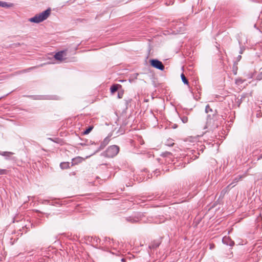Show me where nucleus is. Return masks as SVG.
<instances>
[{
  "label": "nucleus",
  "instance_id": "nucleus-18",
  "mask_svg": "<svg viewBox=\"0 0 262 262\" xmlns=\"http://www.w3.org/2000/svg\"><path fill=\"white\" fill-rule=\"evenodd\" d=\"M180 118L183 123H186L188 122V119L186 116H182L180 117Z\"/></svg>",
  "mask_w": 262,
  "mask_h": 262
},
{
  "label": "nucleus",
  "instance_id": "nucleus-6",
  "mask_svg": "<svg viewBox=\"0 0 262 262\" xmlns=\"http://www.w3.org/2000/svg\"><path fill=\"white\" fill-rule=\"evenodd\" d=\"M110 141V136L106 137L103 141L101 142L100 145L97 150V151L101 150L103 149L109 143Z\"/></svg>",
  "mask_w": 262,
  "mask_h": 262
},
{
  "label": "nucleus",
  "instance_id": "nucleus-26",
  "mask_svg": "<svg viewBox=\"0 0 262 262\" xmlns=\"http://www.w3.org/2000/svg\"><path fill=\"white\" fill-rule=\"evenodd\" d=\"M229 188H227V187L224 189L222 191H221V194H225V193L227 191V189H229Z\"/></svg>",
  "mask_w": 262,
  "mask_h": 262
},
{
  "label": "nucleus",
  "instance_id": "nucleus-7",
  "mask_svg": "<svg viewBox=\"0 0 262 262\" xmlns=\"http://www.w3.org/2000/svg\"><path fill=\"white\" fill-rule=\"evenodd\" d=\"M223 244L232 247L234 245V242L230 237L224 236L222 239Z\"/></svg>",
  "mask_w": 262,
  "mask_h": 262
},
{
  "label": "nucleus",
  "instance_id": "nucleus-32",
  "mask_svg": "<svg viewBox=\"0 0 262 262\" xmlns=\"http://www.w3.org/2000/svg\"><path fill=\"white\" fill-rule=\"evenodd\" d=\"M121 261H123V262H125V259L124 258H122L121 259Z\"/></svg>",
  "mask_w": 262,
  "mask_h": 262
},
{
  "label": "nucleus",
  "instance_id": "nucleus-9",
  "mask_svg": "<svg viewBox=\"0 0 262 262\" xmlns=\"http://www.w3.org/2000/svg\"><path fill=\"white\" fill-rule=\"evenodd\" d=\"M161 244V241L159 240L154 241L149 245L148 248L150 249H155L158 248Z\"/></svg>",
  "mask_w": 262,
  "mask_h": 262
},
{
  "label": "nucleus",
  "instance_id": "nucleus-34",
  "mask_svg": "<svg viewBox=\"0 0 262 262\" xmlns=\"http://www.w3.org/2000/svg\"><path fill=\"white\" fill-rule=\"evenodd\" d=\"M196 158H198V157L196 156H195L194 159H196Z\"/></svg>",
  "mask_w": 262,
  "mask_h": 262
},
{
  "label": "nucleus",
  "instance_id": "nucleus-27",
  "mask_svg": "<svg viewBox=\"0 0 262 262\" xmlns=\"http://www.w3.org/2000/svg\"><path fill=\"white\" fill-rule=\"evenodd\" d=\"M253 76V75L252 73H250V74H248V75H247L248 78L249 79L252 78Z\"/></svg>",
  "mask_w": 262,
  "mask_h": 262
},
{
  "label": "nucleus",
  "instance_id": "nucleus-20",
  "mask_svg": "<svg viewBox=\"0 0 262 262\" xmlns=\"http://www.w3.org/2000/svg\"><path fill=\"white\" fill-rule=\"evenodd\" d=\"M0 7H8L9 5L7 3L5 2L0 1Z\"/></svg>",
  "mask_w": 262,
  "mask_h": 262
},
{
  "label": "nucleus",
  "instance_id": "nucleus-15",
  "mask_svg": "<svg viewBox=\"0 0 262 262\" xmlns=\"http://www.w3.org/2000/svg\"><path fill=\"white\" fill-rule=\"evenodd\" d=\"M60 167L62 169H66L69 168L70 167V163L68 162H61L60 164Z\"/></svg>",
  "mask_w": 262,
  "mask_h": 262
},
{
  "label": "nucleus",
  "instance_id": "nucleus-10",
  "mask_svg": "<svg viewBox=\"0 0 262 262\" xmlns=\"http://www.w3.org/2000/svg\"><path fill=\"white\" fill-rule=\"evenodd\" d=\"M83 160V159L80 157H77L75 158H73L72 160V166L77 165Z\"/></svg>",
  "mask_w": 262,
  "mask_h": 262
},
{
  "label": "nucleus",
  "instance_id": "nucleus-11",
  "mask_svg": "<svg viewBox=\"0 0 262 262\" xmlns=\"http://www.w3.org/2000/svg\"><path fill=\"white\" fill-rule=\"evenodd\" d=\"M243 176H238L234 178L233 180V181L231 183H230L228 186H227V188H229L230 186L233 185L232 187H234L235 186L236 184L242 179Z\"/></svg>",
  "mask_w": 262,
  "mask_h": 262
},
{
  "label": "nucleus",
  "instance_id": "nucleus-25",
  "mask_svg": "<svg viewBox=\"0 0 262 262\" xmlns=\"http://www.w3.org/2000/svg\"><path fill=\"white\" fill-rule=\"evenodd\" d=\"M261 79H262V71L257 76V80H260Z\"/></svg>",
  "mask_w": 262,
  "mask_h": 262
},
{
  "label": "nucleus",
  "instance_id": "nucleus-29",
  "mask_svg": "<svg viewBox=\"0 0 262 262\" xmlns=\"http://www.w3.org/2000/svg\"><path fill=\"white\" fill-rule=\"evenodd\" d=\"M242 58V56L241 55H238L237 57V59L238 60H239Z\"/></svg>",
  "mask_w": 262,
  "mask_h": 262
},
{
  "label": "nucleus",
  "instance_id": "nucleus-28",
  "mask_svg": "<svg viewBox=\"0 0 262 262\" xmlns=\"http://www.w3.org/2000/svg\"><path fill=\"white\" fill-rule=\"evenodd\" d=\"M122 96H123V93L118 92V98H121L122 97Z\"/></svg>",
  "mask_w": 262,
  "mask_h": 262
},
{
  "label": "nucleus",
  "instance_id": "nucleus-4",
  "mask_svg": "<svg viewBox=\"0 0 262 262\" xmlns=\"http://www.w3.org/2000/svg\"><path fill=\"white\" fill-rule=\"evenodd\" d=\"M150 65L157 69H159L160 70L163 71L164 69V66L162 62L160 61H159L158 59H153L150 60Z\"/></svg>",
  "mask_w": 262,
  "mask_h": 262
},
{
  "label": "nucleus",
  "instance_id": "nucleus-17",
  "mask_svg": "<svg viewBox=\"0 0 262 262\" xmlns=\"http://www.w3.org/2000/svg\"><path fill=\"white\" fill-rule=\"evenodd\" d=\"M41 66H42V64H41L40 65H39V66H37L32 67L29 68L24 70L23 72H29V71H30L31 70H32L33 69H36L37 68H38V67H41Z\"/></svg>",
  "mask_w": 262,
  "mask_h": 262
},
{
  "label": "nucleus",
  "instance_id": "nucleus-13",
  "mask_svg": "<svg viewBox=\"0 0 262 262\" xmlns=\"http://www.w3.org/2000/svg\"><path fill=\"white\" fill-rule=\"evenodd\" d=\"M125 220L131 223H135L138 222L139 219L138 217L135 216H128L125 218Z\"/></svg>",
  "mask_w": 262,
  "mask_h": 262
},
{
  "label": "nucleus",
  "instance_id": "nucleus-2",
  "mask_svg": "<svg viewBox=\"0 0 262 262\" xmlns=\"http://www.w3.org/2000/svg\"><path fill=\"white\" fill-rule=\"evenodd\" d=\"M51 13V9L48 8L41 13L36 14L34 17L30 18L29 21L32 23H39L46 20Z\"/></svg>",
  "mask_w": 262,
  "mask_h": 262
},
{
  "label": "nucleus",
  "instance_id": "nucleus-30",
  "mask_svg": "<svg viewBox=\"0 0 262 262\" xmlns=\"http://www.w3.org/2000/svg\"><path fill=\"white\" fill-rule=\"evenodd\" d=\"M260 159H262V154L258 158L257 160H260Z\"/></svg>",
  "mask_w": 262,
  "mask_h": 262
},
{
  "label": "nucleus",
  "instance_id": "nucleus-19",
  "mask_svg": "<svg viewBox=\"0 0 262 262\" xmlns=\"http://www.w3.org/2000/svg\"><path fill=\"white\" fill-rule=\"evenodd\" d=\"M93 128V126H89L87 129H86L84 131L83 134L84 135H87L90 133V132L92 130Z\"/></svg>",
  "mask_w": 262,
  "mask_h": 262
},
{
  "label": "nucleus",
  "instance_id": "nucleus-23",
  "mask_svg": "<svg viewBox=\"0 0 262 262\" xmlns=\"http://www.w3.org/2000/svg\"><path fill=\"white\" fill-rule=\"evenodd\" d=\"M205 112L206 113H208L210 112H212L213 111L212 108H210L209 105H207L205 108Z\"/></svg>",
  "mask_w": 262,
  "mask_h": 262
},
{
  "label": "nucleus",
  "instance_id": "nucleus-22",
  "mask_svg": "<svg viewBox=\"0 0 262 262\" xmlns=\"http://www.w3.org/2000/svg\"><path fill=\"white\" fill-rule=\"evenodd\" d=\"M8 173V170L4 169H0V175L7 174Z\"/></svg>",
  "mask_w": 262,
  "mask_h": 262
},
{
  "label": "nucleus",
  "instance_id": "nucleus-31",
  "mask_svg": "<svg viewBox=\"0 0 262 262\" xmlns=\"http://www.w3.org/2000/svg\"><path fill=\"white\" fill-rule=\"evenodd\" d=\"M203 148L204 147H201V149H200V150L202 151V152L203 151Z\"/></svg>",
  "mask_w": 262,
  "mask_h": 262
},
{
  "label": "nucleus",
  "instance_id": "nucleus-24",
  "mask_svg": "<svg viewBox=\"0 0 262 262\" xmlns=\"http://www.w3.org/2000/svg\"><path fill=\"white\" fill-rule=\"evenodd\" d=\"M244 82V80H242V79H237L236 80V83L237 84H241L243 83Z\"/></svg>",
  "mask_w": 262,
  "mask_h": 262
},
{
  "label": "nucleus",
  "instance_id": "nucleus-5",
  "mask_svg": "<svg viewBox=\"0 0 262 262\" xmlns=\"http://www.w3.org/2000/svg\"><path fill=\"white\" fill-rule=\"evenodd\" d=\"M13 154V152L10 151L1 152L0 151V155L5 157L6 160L16 161L17 159L16 158V157L12 156Z\"/></svg>",
  "mask_w": 262,
  "mask_h": 262
},
{
  "label": "nucleus",
  "instance_id": "nucleus-8",
  "mask_svg": "<svg viewBox=\"0 0 262 262\" xmlns=\"http://www.w3.org/2000/svg\"><path fill=\"white\" fill-rule=\"evenodd\" d=\"M66 55L64 51H61L56 53L54 55V58L58 60H62L63 59V55Z\"/></svg>",
  "mask_w": 262,
  "mask_h": 262
},
{
  "label": "nucleus",
  "instance_id": "nucleus-33",
  "mask_svg": "<svg viewBox=\"0 0 262 262\" xmlns=\"http://www.w3.org/2000/svg\"><path fill=\"white\" fill-rule=\"evenodd\" d=\"M96 242H97V240H98V239H99V238H96Z\"/></svg>",
  "mask_w": 262,
  "mask_h": 262
},
{
  "label": "nucleus",
  "instance_id": "nucleus-16",
  "mask_svg": "<svg viewBox=\"0 0 262 262\" xmlns=\"http://www.w3.org/2000/svg\"><path fill=\"white\" fill-rule=\"evenodd\" d=\"M181 79H182V80L184 84H188V81L187 79V78H186V77L185 76V75H184V74L182 73L181 74Z\"/></svg>",
  "mask_w": 262,
  "mask_h": 262
},
{
  "label": "nucleus",
  "instance_id": "nucleus-3",
  "mask_svg": "<svg viewBox=\"0 0 262 262\" xmlns=\"http://www.w3.org/2000/svg\"><path fill=\"white\" fill-rule=\"evenodd\" d=\"M119 150L120 148L118 146L116 145H111L102 153V155L106 158H113L117 155Z\"/></svg>",
  "mask_w": 262,
  "mask_h": 262
},
{
  "label": "nucleus",
  "instance_id": "nucleus-14",
  "mask_svg": "<svg viewBox=\"0 0 262 262\" xmlns=\"http://www.w3.org/2000/svg\"><path fill=\"white\" fill-rule=\"evenodd\" d=\"M121 85L119 84H115L111 86L110 88V90L112 93H114L116 92L119 89V87H121Z\"/></svg>",
  "mask_w": 262,
  "mask_h": 262
},
{
  "label": "nucleus",
  "instance_id": "nucleus-12",
  "mask_svg": "<svg viewBox=\"0 0 262 262\" xmlns=\"http://www.w3.org/2000/svg\"><path fill=\"white\" fill-rule=\"evenodd\" d=\"M34 100H43V99H50L49 96H43V95H34L31 96Z\"/></svg>",
  "mask_w": 262,
  "mask_h": 262
},
{
  "label": "nucleus",
  "instance_id": "nucleus-1",
  "mask_svg": "<svg viewBox=\"0 0 262 262\" xmlns=\"http://www.w3.org/2000/svg\"><path fill=\"white\" fill-rule=\"evenodd\" d=\"M223 118L222 116L213 114L212 116L208 115L206 122V128L213 130L219 127L222 123Z\"/></svg>",
  "mask_w": 262,
  "mask_h": 262
},
{
  "label": "nucleus",
  "instance_id": "nucleus-21",
  "mask_svg": "<svg viewBox=\"0 0 262 262\" xmlns=\"http://www.w3.org/2000/svg\"><path fill=\"white\" fill-rule=\"evenodd\" d=\"M173 144H174V143L173 142V140L171 139L168 140L166 143V145H167L169 146H172Z\"/></svg>",
  "mask_w": 262,
  "mask_h": 262
}]
</instances>
